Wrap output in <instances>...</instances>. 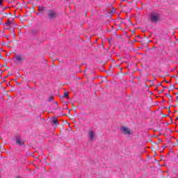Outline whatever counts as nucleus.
Instances as JSON below:
<instances>
[{
	"label": "nucleus",
	"instance_id": "1",
	"mask_svg": "<svg viewBox=\"0 0 178 178\" xmlns=\"http://www.w3.org/2000/svg\"><path fill=\"white\" fill-rule=\"evenodd\" d=\"M150 22H154V23H158L161 20V15L159 13L155 10H152L149 15Z\"/></svg>",
	"mask_w": 178,
	"mask_h": 178
},
{
	"label": "nucleus",
	"instance_id": "2",
	"mask_svg": "<svg viewBox=\"0 0 178 178\" xmlns=\"http://www.w3.org/2000/svg\"><path fill=\"white\" fill-rule=\"evenodd\" d=\"M48 17L50 20H54V19H56V12L54 10H49L47 13Z\"/></svg>",
	"mask_w": 178,
	"mask_h": 178
},
{
	"label": "nucleus",
	"instance_id": "3",
	"mask_svg": "<svg viewBox=\"0 0 178 178\" xmlns=\"http://www.w3.org/2000/svg\"><path fill=\"white\" fill-rule=\"evenodd\" d=\"M10 21H8L6 24H3V28L5 30H9L10 31L13 32L15 31L13 28H12Z\"/></svg>",
	"mask_w": 178,
	"mask_h": 178
},
{
	"label": "nucleus",
	"instance_id": "4",
	"mask_svg": "<svg viewBox=\"0 0 178 178\" xmlns=\"http://www.w3.org/2000/svg\"><path fill=\"white\" fill-rule=\"evenodd\" d=\"M94 131L89 129L88 131V138H89V141H92V140H94Z\"/></svg>",
	"mask_w": 178,
	"mask_h": 178
},
{
	"label": "nucleus",
	"instance_id": "5",
	"mask_svg": "<svg viewBox=\"0 0 178 178\" xmlns=\"http://www.w3.org/2000/svg\"><path fill=\"white\" fill-rule=\"evenodd\" d=\"M121 130L124 134H130L131 133L130 129L126 127H122Z\"/></svg>",
	"mask_w": 178,
	"mask_h": 178
},
{
	"label": "nucleus",
	"instance_id": "6",
	"mask_svg": "<svg viewBox=\"0 0 178 178\" xmlns=\"http://www.w3.org/2000/svg\"><path fill=\"white\" fill-rule=\"evenodd\" d=\"M16 144H17V145H19V146L24 145V141L22 140V138H20L19 137H17Z\"/></svg>",
	"mask_w": 178,
	"mask_h": 178
},
{
	"label": "nucleus",
	"instance_id": "7",
	"mask_svg": "<svg viewBox=\"0 0 178 178\" xmlns=\"http://www.w3.org/2000/svg\"><path fill=\"white\" fill-rule=\"evenodd\" d=\"M51 122L53 123V124H55L56 126L59 125V121H58V119H56L55 117L52 118Z\"/></svg>",
	"mask_w": 178,
	"mask_h": 178
},
{
	"label": "nucleus",
	"instance_id": "8",
	"mask_svg": "<svg viewBox=\"0 0 178 178\" xmlns=\"http://www.w3.org/2000/svg\"><path fill=\"white\" fill-rule=\"evenodd\" d=\"M16 60H18V62H22V60H23V58H22L20 56H17Z\"/></svg>",
	"mask_w": 178,
	"mask_h": 178
},
{
	"label": "nucleus",
	"instance_id": "9",
	"mask_svg": "<svg viewBox=\"0 0 178 178\" xmlns=\"http://www.w3.org/2000/svg\"><path fill=\"white\" fill-rule=\"evenodd\" d=\"M165 95L168 97L170 101H173V97H172V95H170V92L167 93Z\"/></svg>",
	"mask_w": 178,
	"mask_h": 178
},
{
	"label": "nucleus",
	"instance_id": "10",
	"mask_svg": "<svg viewBox=\"0 0 178 178\" xmlns=\"http://www.w3.org/2000/svg\"><path fill=\"white\" fill-rule=\"evenodd\" d=\"M63 97L65 98H69V93L67 92H65L64 95H63Z\"/></svg>",
	"mask_w": 178,
	"mask_h": 178
},
{
	"label": "nucleus",
	"instance_id": "11",
	"mask_svg": "<svg viewBox=\"0 0 178 178\" xmlns=\"http://www.w3.org/2000/svg\"><path fill=\"white\" fill-rule=\"evenodd\" d=\"M44 9V7H39V8H38V11H39V12H43Z\"/></svg>",
	"mask_w": 178,
	"mask_h": 178
},
{
	"label": "nucleus",
	"instance_id": "12",
	"mask_svg": "<svg viewBox=\"0 0 178 178\" xmlns=\"http://www.w3.org/2000/svg\"><path fill=\"white\" fill-rule=\"evenodd\" d=\"M170 91H172V90H175V86L174 85H171L170 86Z\"/></svg>",
	"mask_w": 178,
	"mask_h": 178
},
{
	"label": "nucleus",
	"instance_id": "13",
	"mask_svg": "<svg viewBox=\"0 0 178 178\" xmlns=\"http://www.w3.org/2000/svg\"><path fill=\"white\" fill-rule=\"evenodd\" d=\"M51 101H54V97L51 96L49 98V102H51Z\"/></svg>",
	"mask_w": 178,
	"mask_h": 178
},
{
	"label": "nucleus",
	"instance_id": "14",
	"mask_svg": "<svg viewBox=\"0 0 178 178\" xmlns=\"http://www.w3.org/2000/svg\"><path fill=\"white\" fill-rule=\"evenodd\" d=\"M163 91H165V90H159V94H162V92H163Z\"/></svg>",
	"mask_w": 178,
	"mask_h": 178
},
{
	"label": "nucleus",
	"instance_id": "15",
	"mask_svg": "<svg viewBox=\"0 0 178 178\" xmlns=\"http://www.w3.org/2000/svg\"><path fill=\"white\" fill-rule=\"evenodd\" d=\"M2 2H3V0H0V5H2Z\"/></svg>",
	"mask_w": 178,
	"mask_h": 178
},
{
	"label": "nucleus",
	"instance_id": "16",
	"mask_svg": "<svg viewBox=\"0 0 178 178\" xmlns=\"http://www.w3.org/2000/svg\"><path fill=\"white\" fill-rule=\"evenodd\" d=\"M176 84H178V78H176Z\"/></svg>",
	"mask_w": 178,
	"mask_h": 178
},
{
	"label": "nucleus",
	"instance_id": "17",
	"mask_svg": "<svg viewBox=\"0 0 178 178\" xmlns=\"http://www.w3.org/2000/svg\"><path fill=\"white\" fill-rule=\"evenodd\" d=\"M159 86H162V82L160 83V84H159V85L157 86V87H159Z\"/></svg>",
	"mask_w": 178,
	"mask_h": 178
},
{
	"label": "nucleus",
	"instance_id": "18",
	"mask_svg": "<svg viewBox=\"0 0 178 178\" xmlns=\"http://www.w3.org/2000/svg\"><path fill=\"white\" fill-rule=\"evenodd\" d=\"M164 81H165V83H170V81H168L166 80H164Z\"/></svg>",
	"mask_w": 178,
	"mask_h": 178
},
{
	"label": "nucleus",
	"instance_id": "19",
	"mask_svg": "<svg viewBox=\"0 0 178 178\" xmlns=\"http://www.w3.org/2000/svg\"><path fill=\"white\" fill-rule=\"evenodd\" d=\"M163 88H168V86L163 87Z\"/></svg>",
	"mask_w": 178,
	"mask_h": 178
},
{
	"label": "nucleus",
	"instance_id": "20",
	"mask_svg": "<svg viewBox=\"0 0 178 178\" xmlns=\"http://www.w3.org/2000/svg\"><path fill=\"white\" fill-rule=\"evenodd\" d=\"M177 104H178V98L177 97Z\"/></svg>",
	"mask_w": 178,
	"mask_h": 178
},
{
	"label": "nucleus",
	"instance_id": "21",
	"mask_svg": "<svg viewBox=\"0 0 178 178\" xmlns=\"http://www.w3.org/2000/svg\"><path fill=\"white\" fill-rule=\"evenodd\" d=\"M177 112H178L177 111H176V110L175 111V113H177Z\"/></svg>",
	"mask_w": 178,
	"mask_h": 178
},
{
	"label": "nucleus",
	"instance_id": "22",
	"mask_svg": "<svg viewBox=\"0 0 178 178\" xmlns=\"http://www.w3.org/2000/svg\"><path fill=\"white\" fill-rule=\"evenodd\" d=\"M177 144H178V139L177 140Z\"/></svg>",
	"mask_w": 178,
	"mask_h": 178
},
{
	"label": "nucleus",
	"instance_id": "23",
	"mask_svg": "<svg viewBox=\"0 0 178 178\" xmlns=\"http://www.w3.org/2000/svg\"><path fill=\"white\" fill-rule=\"evenodd\" d=\"M56 105H58V102H56Z\"/></svg>",
	"mask_w": 178,
	"mask_h": 178
}]
</instances>
